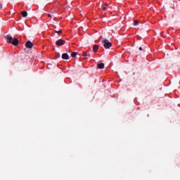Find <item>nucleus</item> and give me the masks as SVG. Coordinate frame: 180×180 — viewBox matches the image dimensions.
Here are the masks:
<instances>
[{"instance_id": "16", "label": "nucleus", "mask_w": 180, "mask_h": 180, "mask_svg": "<svg viewBox=\"0 0 180 180\" xmlns=\"http://www.w3.org/2000/svg\"><path fill=\"white\" fill-rule=\"evenodd\" d=\"M49 18H53V14H48Z\"/></svg>"}, {"instance_id": "18", "label": "nucleus", "mask_w": 180, "mask_h": 180, "mask_svg": "<svg viewBox=\"0 0 180 180\" xmlns=\"http://www.w3.org/2000/svg\"><path fill=\"white\" fill-rule=\"evenodd\" d=\"M87 57H91V54L90 53H87Z\"/></svg>"}, {"instance_id": "6", "label": "nucleus", "mask_w": 180, "mask_h": 180, "mask_svg": "<svg viewBox=\"0 0 180 180\" xmlns=\"http://www.w3.org/2000/svg\"><path fill=\"white\" fill-rule=\"evenodd\" d=\"M62 58L63 60H70V56H68V53H63L62 54Z\"/></svg>"}, {"instance_id": "17", "label": "nucleus", "mask_w": 180, "mask_h": 180, "mask_svg": "<svg viewBox=\"0 0 180 180\" xmlns=\"http://www.w3.org/2000/svg\"><path fill=\"white\" fill-rule=\"evenodd\" d=\"M139 50H140V51H141L143 50V48L142 47H139Z\"/></svg>"}, {"instance_id": "3", "label": "nucleus", "mask_w": 180, "mask_h": 180, "mask_svg": "<svg viewBox=\"0 0 180 180\" xmlns=\"http://www.w3.org/2000/svg\"><path fill=\"white\" fill-rule=\"evenodd\" d=\"M11 44L13 46H18V44H19V39H18V38L13 39V41H11Z\"/></svg>"}, {"instance_id": "11", "label": "nucleus", "mask_w": 180, "mask_h": 180, "mask_svg": "<svg viewBox=\"0 0 180 180\" xmlns=\"http://www.w3.org/2000/svg\"><path fill=\"white\" fill-rule=\"evenodd\" d=\"M71 56L73 57V58L77 57V52H72L71 53Z\"/></svg>"}, {"instance_id": "15", "label": "nucleus", "mask_w": 180, "mask_h": 180, "mask_svg": "<svg viewBox=\"0 0 180 180\" xmlns=\"http://www.w3.org/2000/svg\"><path fill=\"white\" fill-rule=\"evenodd\" d=\"M56 33H58V34L63 33V30L56 31Z\"/></svg>"}, {"instance_id": "2", "label": "nucleus", "mask_w": 180, "mask_h": 180, "mask_svg": "<svg viewBox=\"0 0 180 180\" xmlns=\"http://www.w3.org/2000/svg\"><path fill=\"white\" fill-rule=\"evenodd\" d=\"M65 44V40H63L62 39H58L56 42V46H58V47H60L61 46H64Z\"/></svg>"}, {"instance_id": "19", "label": "nucleus", "mask_w": 180, "mask_h": 180, "mask_svg": "<svg viewBox=\"0 0 180 180\" xmlns=\"http://www.w3.org/2000/svg\"><path fill=\"white\" fill-rule=\"evenodd\" d=\"M0 8H2V4H0Z\"/></svg>"}, {"instance_id": "1", "label": "nucleus", "mask_w": 180, "mask_h": 180, "mask_svg": "<svg viewBox=\"0 0 180 180\" xmlns=\"http://www.w3.org/2000/svg\"><path fill=\"white\" fill-rule=\"evenodd\" d=\"M102 43H103V47H105V49H110V47L112 46V43H110L108 39L102 40Z\"/></svg>"}, {"instance_id": "9", "label": "nucleus", "mask_w": 180, "mask_h": 180, "mask_svg": "<svg viewBox=\"0 0 180 180\" xmlns=\"http://www.w3.org/2000/svg\"><path fill=\"white\" fill-rule=\"evenodd\" d=\"M21 15H22V18H26L27 16V12L22 11Z\"/></svg>"}, {"instance_id": "7", "label": "nucleus", "mask_w": 180, "mask_h": 180, "mask_svg": "<svg viewBox=\"0 0 180 180\" xmlns=\"http://www.w3.org/2000/svg\"><path fill=\"white\" fill-rule=\"evenodd\" d=\"M98 68L100 70H102L103 68H105V63H101L98 65Z\"/></svg>"}, {"instance_id": "13", "label": "nucleus", "mask_w": 180, "mask_h": 180, "mask_svg": "<svg viewBox=\"0 0 180 180\" xmlns=\"http://www.w3.org/2000/svg\"><path fill=\"white\" fill-rule=\"evenodd\" d=\"M83 57H88V53L86 52H83Z\"/></svg>"}, {"instance_id": "14", "label": "nucleus", "mask_w": 180, "mask_h": 180, "mask_svg": "<svg viewBox=\"0 0 180 180\" xmlns=\"http://www.w3.org/2000/svg\"><path fill=\"white\" fill-rule=\"evenodd\" d=\"M134 26H137V25H139V21L135 20L134 22Z\"/></svg>"}, {"instance_id": "12", "label": "nucleus", "mask_w": 180, "mask_h": 180, "mask_svg": "<svg viewBox=\"0 0 180 180\" xmlns=\"http://www.w3.org/2000/svg\"><path fill=\"white\" fill-rule=\"evenodd\" d=\"M60 53H56L55 58H60Z\"/></svg>"}, {"instance_id": "5", "label": "nucleus", "mask_w": 180, "mask_h": 180, "mask_svg": "<svg viewBox=\"0 0 180 180\" xmlns=\"http://www.w3.org/2000/svg\"><path fill=\"white\" fill-rule=\"evenodd\" d=\"M6 40H7V43L11 44V43L13 40V37H12V36H11V35H7Z\"/></svg>"}, {"instance_id": "4", "label": "nucleus", "mask_w": 180, "mask_h": 180, "mask_svg": "<svg viewBox=\"0 0 180 180\" xmlns=\"http://www.w3.org/2000/svg\"><path fill=\"white\" fill-rule=\"evenodd\" d=\"M25 47H27V49H32V47H33V43L30 41H27L25 44Z\"/></svg>"}, {"instance_id": "8", "label": "nucleus", "mask_w": 180, "mask_h": 180, "mask_svg": "<svg viewBox=\"0 0 180 180\" xmlns=\"http://www.w3.org/2000/svg\"><path fill=\"white\" fill-rule=\"evenodd\" d=\"M99 49V46H98V45H94V46H93V50H94V53H96V51H98V49Z\"/></svg>"}, {"instance_id": "10", "label": "nucleus", "mask_w": 180, "mask_h": 180, "mask_svg": "<svg viewBox=\"0 0 180 180\" xmlns=\"http://www.w3.org/2000/svg\"><path fill=\"white\" fill-rule=\"evenodd\" d=\"M108 7V4H104L101 6V8L103 9V11H106V8Z\"/></svg>"}]
</instances>
